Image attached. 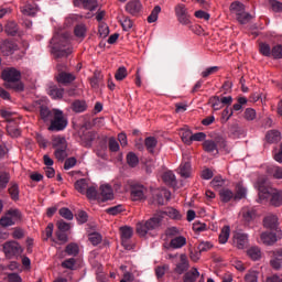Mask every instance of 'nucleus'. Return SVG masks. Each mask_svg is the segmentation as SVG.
I'll return each instance as SVG.
<instances>
[{
    "mask_svg": "<svg viewBox=\"0 0 282 282\" xmlns=\"http://www.w3.org/2000/svg\"><path fill=\"white\" fill-rule=\"evenodd\" d=\"M169 268H170L169 264L158 267L155 269V274H156L158 279H162V276H164V274H166V271L169 270Z\"/></svg>",
    "mask_w": 282,
    "mask_h": 282,
    "instance_id": "nucleus-62",
    "label": "nucleus"
},
{
    "mask_svg": "<svg viewBox=\"0 0 282 282\" xmlns=\"http://www.w3.org/2000/svg\"><path fill=\"white\" fill-rule=\"evenodd\" d=\"M213 248L210 241H203L198 245V252H208Z\"/></svg>",
    "mask_w": 282,
    "mask_h": 282,
    "instance_id": "nucleus-61",
    "label": "nucleus"
},
{
    "mask_svg": "<svg viewBox=\"0 0 282 282\" xmlns=\"http://www.w3.org/2000/svg\"><path fill=\"white\" fill-rule=\"evenodd\" d=\"M151 231L149 228L148 221H140L137 224V234L139 237H147V235Z\"/></svg>",
    "mask_w": 282,
    "mask_h": 282,
    "instance_id": "nucleus-31",
    "label": "nucleus"
},
{
    "mask_svg": "<svg viewBox=\"0 0 282 282\" xmlns=\"http://www.w3.org/2000/svg\"><path fill=\"white\" fill-rule=\"evenodd\" d=\"M100 197L101 202H109V199H113V189L111 185L105 184L100 186Z\"/></svg>",
    "mask_w": 282,
    "mask_h": 282,
    "instance_id": "nucleus-17",
    "label": "nucleus"
},
{
    "mask_svg": "<svg viewBox=\"0 0 282 282\" xmlns=\"http://www.w3.org/2000/svg\"><path fill=\"white\" fill-rule=\"evenodd\" d=\"M282 238L281 230H276V234L264 231L260 235V239L264 246H274L279 239Z\"/></svg>",
    "mask_w": 282,
    "mask_h": 282,
    "instance_id": "nucleus-10",
    "label": "nucleus"
},
{
    "mask_svg": "<svg viewBox=\"0 0 282 282\" xmlns=\"http://www.w3.org/2000/svg\"><path fill=\"white\" fill-rule=\"evenodd\" d=\"M55 151L67 149V139L65 137H55L52 141Z\"/></svg>",
    "mask_w": 282,
    "mask_h": 282,
    "instance_id": "nucleus-24",
    "label": "nucleus"
},
{
    "mask_svg": "<svg viewBox=\"0 0 282 282\" xmlns=\"http://www.w3.org/2000/svg\"><path fill=\"white\" fill-rule=\"evenodd\" d=\"M236 19L239 23H241V25H246V23H250L252 15L243 11L241 14L236 15Z\"/></svg>",
    "mask_w": 282,
    "mask_h": 282,
    "instance_id": "nucleus-48",
    "label": "nucleus"
},
{
    "mask_svg": "<svg viewBox=\"0 0 282 282\" xmlns=\"http://www.w3.org/2000/svg\"><path fill=\"white\" fill-rule=\"evenodd\" d=\"M228 239H230V226H224L219 234L218 241L219 243H228Z\"/></svg>",
    "mask_w": 282,
    "mask_h": 282,
    "instance_id": "nucleus-34",
    "label": "nucleus"
},
{
    "mask_svg": "<svg viewBox=\"0 0 282 282\" xmlns=\"http://www.w3.org/2000/svg\"><path fill=\"white\" fill-rule=\"evenodd\" d=\"M226 149V140L215 139V140H205L203 142V148L206 153H219V149Z\"/></svg>",
    "mask_w": 282,
    "mask_h": 282,
    "instance_id": "nucleus-8",
    "label": "nucleus"
},
{
    "mask_svg": "<svg viewBox=\"0 0 282 282\" xmlns=\"http://www.w3.org/2000/svg\"><path fill=\"white\" fill-rule=\"evenodd\" d=\"M2 80L6 82L7 89H14V91H23L25 87L21 83V72L14 67H9L2 72Z\"/></svg>",
    "mask_w": 282,
    "mask_h": 282,
    "instance_id": "nucleus-4",
    "label": "nucleus"
},
{
    "mask_svg": "<svg viewBox=\"0 0 282 282\" xmlns=\"http://www.w3.org/2000/svg\"><path fill=\"white\" fill-rule=\"evenodd\" d=\"M147 187L142 184H132L130 185V197L132 202H142V199H147Z\"/></svg>",
    "mask_w": 282,
    "mask_h": 282,
    "instance_id": "nucleus-9",
    "label": "nucleus"
},
{
    "mask_svg": "<svg viewBox=\"0 0 282 282\" xmlns=\"http://www.w3.org/2000/svg\"><path fill=\"white\" fill-rule=\"evenodd\" d=\"M234 246L238 248V250H243L246 246H248V235L246 234H236L234 236Z\"/></svg>",
    "mask_w": 282,
    "mask_h": 282,
    "instance_id": "nucleus-16",
    "label": "nucleus"
},
{
    "mask_svg": "<svg viewBox=\"0 0 282 282\" xmlns=\"http://www.w3.org/2000/svg\"><path fill=\"white\" fill-rule=\"evenodd\" d=\"M265 140L269 144L281 142V132L279 130H269L265 134Z\"/></svg>",
    "mask_w": 282,
    "mask_h": 282,
    "instance_id": "nucleus-22",
    "label": "nucleus"
},
{
    "mask_svg": "<svg viewBox=\"0 0 282 282\" xmlns=\"http://www.w3.org/2000/svg\"><path fill=\"white\" fill-rule=\"evenodd\" d=\"M74 32L77 39H85L87 36V26L85 24H78L75 26Z\"/></svg>",
    "mask_w": 282,
    "mask_h": 282,
    "instance_id": "nucleus-45",
    "label": "nucleus"
},
{
    "mask_svg": "<svg viewBox=\"0 0 282 282\" xmlns=\"http://www.w3.org/2000/svg\"><path fill=\"white\" fill-rule=\"evenodd\" d=\"M271 56H272V58H275V59L282 58V45L281 44H278L272 47Z\"/></svg>",
    "mask_w": 282,
    "mask_h": 282,
    "instance_id": "nucleus-53",
    "label": "nucleus"
},
{
    "mask_svg": "<svg viewBox=\"0 0 282 282\" xmlns=\"http://www.w3.org/2000/svg\"><path fill=\"white\" fill-rule=\"evenodd\" d=\"M181 177H191V161H183L180 165Z\"/></svg>",
    "mask_w": 282,
    "mask_h": 282,
    "instance_id": "nucleus-33",
    "label": "nucleus"
},
{
    "mask_svg": "<svg viewBox=\"0 0 282 282\" xmlns=\"http://www.w3.org/2000/svg\"><path fill=\"white\" fill-rule=\"evenodd\" d=\"M188 268H189L188 257H186V254L182 253L180 256V262L176 263L174 272H176V274H184V272H186V270H188Z\"/></svg>",
    "mask_w": 282,
    "mask_h": 282,
    "instance_id": "nucleus-15",
    "label": "nucleus"
},
{
    "mask_svg": "<svg viewBox=\"0 0 282 282\" xmlns=\"http://www.w3.org/2000/svg\"><path fill=\"white\" fill-rule=\"evenodd\" d=\"M19 32V24H17V22L11 21L9 23H7L6 25V33L9 36H15V34Z\"/></svg>",
    "mask_w": 282,
    "mask_h": 282,
    "instance_id": "nucleus-40",
    "label": "nucleus"
},
{
    "mask_svg": "<svg viewBox=\"0 0 282 282\" xmlns=\"http://www.w3.org/2000/svg\"><path fill=\"white\" fill-rule=\"evenodd\" d=\"M267 173L272 175L274 180H282V167L279 165H271L267 167Z\"/></svg>",
    "mask_w": 282,
    "mask_h": 282,
    "instance_id": "nucleus-32",
    "label": "nucleus"
},
{
    "mask_svg": "<svg viewBox=\"0 0 282 282\" xmlns=\"http://www.w3.org/2000/svg\"><path fill=\"white\" fill-rule=\"evenodd\" d=\"M74 265H76V259L74 258L66 259L62 262V268H65L66 270H74Z\"/></svg>",
    "mask_w": 282,
    "mask_h": 282,
    "instance_id": "nucleus-60",
    "label": "nucleus"
},
{
    "mask_svg": "<svg viewBox=\"0 0 282 282\" xmlns=\"http://www.w3.org/2000/svg\"><path fill=\"white\" fill-rule=\"evenodd\" d=\"M246 195H248V189L243 187L241 183L236 186V193L234 194L235 202H239L240 199H246Z\"/></svg>",
    "mask_w": 282,
    "mask_h": 282,
    "instance_id": "nucleus-29",
    "label": "nucleus"
},
{
    "mask_svg": "<svg viewBox=\"0 0 282 282\" xmlns=\"http://www.w3.org/2000/svg\"><path fill=\"white\" fill-rule=\"evenodd\" d=\"M259 276L257 275V271H249L245 275V281L246 282H258Z\"/></svg>",
    "mask_w": 282,
    "mask_h": 282,
    "instance_id": "nucleus-63",
    "label": "nucleus"
},
{
    "mask_svg": "<svg viewBox=\"0 0 282 282\" xmlns=\"http://www.w3.org/2000/svg\"><path fill=\"white\" fill-rule=\"evenodd\" d=\"M65 252L66 254H68V257H76L78 252H80V249L76 243L70 242L69 245L66 246Z\"/></svg>",
    "mask_w": 282,
    "mask_h": 282,
    "instance_id": "nucleus-44",
    "label": "nucleus"
},
{
    "mask_svg": "<svg viewBox=\"0 0 282 282\" xmlns=\"http://www.w3.org/2000/svg\"><path fill=\"white\" fill-rule=\"evenodd\" d=\"M40 116L44 122H50L48 131H65L67 129V119L59 109L51 110L47 107H41Z\"/></svg>",
    "mask_w": 282,
    "mask_h": 282,
    "instance_id": "nucleus-1",
    "label": "nucleus"
},
{
    "mask_svg": "<svg viewBox=\"0 0 282 282\" xmlns=\"http://www.w3.org/2000/svg\"><path fill=\"white\" fill-rule=\"evenodd\" d=\"M98 34L101 39H107V36H109V26L105 23H100Z\"/></svg>",
    "mask_w": 282,
    "mask_h": 282,
    "instance_id": "nucleus-54",
    "label": "nucleus"
},
{
    "mask_svg": "<svg viewBox=\"0 0 282 282\" xmlns=\"http://www.w3.org/2000/svg\"><path fill=\"white\" fill-rule=\"evenodd\" d=\"M185 245H186V237L184 236L175 237L170 241V247L173 248L174 250L184 248Z\"/></svg>",
    "mask_w": 282,
    "mask_h": 282,
    "instance_id": "nucleus-27",
    "label": "nucleus"
},
{
    "mask_svg": "<svg viewBox=\"0 0 282 282\" xmlns=\"http://www.w3.org/2000/svg\"><path fill=\"white\" fill-rule=\"evenodd\" d=\"M75 80H76V75H74L73 73L61 72L57 75V83H61L62 85H69Z\"/></svg>",
    "mask_w": 282,
    "mask_h": 282,
    "instance_id": "nucleus-18",
    "label": "nucleus"
},
{
    "mask_svg": "<svg viewBox=\"0 0 282 282\" xmlns=\"http://www.w3.org/2000/svg\"><path fill=\"white\" fill-rule=\"evenodd\" d=\"M263 227L268 230H278L279 216L274 214H268L262 220Z\"/></svg>",
    "mask_w": 282,
    "mask_h": 282,
    "instance_id": "nucleus-11",
    "label": "nucleus"
},
{
    "mask_svg": "<svg viewBox=\"0 0 282 282\" xmlns=\"http://www.w3.org/2000/svg\"><path fill=\"white\" fill-rule=\"evenodd\" d=\"M96 140V132L90 131L86 132L84 135H82V144L83 147H86V149L91 148V143Z\"/></svg>",
    "mask_w": 282,
    "mask_h": 282,
    "instance_id": "nucleus-25",
    "label": "nucleus"
},
{
    "mask_svg": "<svg viewBox=\"0 0 282 282\" xmlns=\"http://www.w3.org/2000/svg\"><path fill=\"white\" fill-rule=\"evenodd\" d=\"M0 50L4 56H12L19 50V45L12 41H4L1 43Z\"/></svg>",
    "mask_w": 282,
    "mask_h": 282,
    "instance_id": "nucleus-14",
    "label": "nucleus"
},
{
    "mask_svg": "<svg viewBox=\"0 0 282 282\" xmlns=\"http://www.w3.org/2000/svg\"><path fill=\"white\" fill-rule=\"evenodd\" d=\"M269 4L273 12H282V3L276 0H269Z\"/></svg>",
    "mask_w": 282,
    "mask_h": 282,
    "instance_id": "nucleus-64",
    "label": "nucleus"
},
{
    "mask_svg": "<svg viewBox=\"0 0 282 282\" xmlns=\"http://www.w3.org/2000/svg\"><path fill=\"white\" fill-rule=\"evenodd\" d=\"M258 189L259 199L258 202H265L269 197L271 206L279 208L282 205V192L268 185V181L263 177L258 178L256 183Z\"/></svg>",
    "mask_w": 282,
    "mask_h": 282,
    "instance_id": "nucleus-2",
    "label": "nucleus"
},
{
    "mask_svg": "<svg viewBox=\"0 0 282 282\" xmlns=\"http://www.w3.org/2000/svg\"><path fill=\"white\" fill-rule=\"evenodd\" d=\"M247 254L252 261H259V259H261V249H259V247H251L247 251Z\"/></svg>",
    "mask_w": 282,
    "mask_h": 282,
    "instance_id": "nucleus-42",
    "label": "nucleus"
},
{
    "mask_svg": "<svg viewBox=\"0 0 282 282\" xmlns=\"http://www.w3.org/2000/svg\"><path fill=\"white\" fill-rule=\"evenodd\" d=\"M19 184L12 182L9 185V195L11 197V199H13L14 202H18L19 199Z\"/></svg>",
    "mask_w": 282,
    "mask_h": 282,
    "instance_id": "nucleus-37",
    "label": "nucleus"
},
{
    "mask_svg": "<svg viewBox=\"0 0 282 282\" xmlns=\"http://www.w3.org/2000/svg\"><path fill=\"white\" fill-rule=\"evenodd\" d=\"M51 45L52 52L56 58L69 56L73 52L72 44L69 43V34L67 33L54 35L51 40Z\"/></svg>",
    "mask_w": 282,
    "mask_h": 282,
    "instance_id": "nucleus-3",
    "label": "nucleus"
},
{
    "mask_svg": "<svg viewBox=\"0 0 282 282\" xmlns=\"http://www.w3.org/2000/svg\"><path fill=\"white\" fill-rule=\"evenodd\" d=\"M3 252L7 259H12L13 257L23 254V247L17 241H9L3 245Z\"/></svg>",
    "mask_w": 282,
    "mask_h": 282,
    "instance_id": "nucleus-6",
    "label": "nucleus"
},
{
    "mask_svg": "<svg viewBox=\"0 0 282 282\" xmlns=\"http://www.w3.org/2000/svg\"><path fill=\"white\" fill-rule=\"evenodd\" d=\"M21 12L24 14V17H36V12H39V6L34 3H28L21 8Z\"/></svg>",
    "mask_w": 282,
    "mask_h": 282,
    "instance_id": "nucleus-23",
    "label": "nucleus"
},
{
    "mask_svg": "<svg viewBox=\"0 0 282 282\" xmlns=\"http://www.w3.org/2000/svg\"><path fill=\"white\" fill-rule=\"evenodd\" d=\"M174 12L181 25H191V14H188V9L186 8V4H176L174 8Z\"/></svg>",
    "mask_w": 282,
    "mask_h": 282,
    "instance_id": "nucleus-7",
    "label": "nucleus"
},
{
    "mask_svg": "<svg viewBox=\"0 0 282 282\" xmlns=\"http://www.w3.org/2000/svg\"><path fill=\"white\" fill-rule=\"evenodd\" d=\"M65 94V89L58 88L57 86H51L48 88V95L53 100H61L63 98V95Z\"/></svg>",
    "mask_w": 282,
    "mask_h": 282,
    "instance_id": "nucleus-26",
    "label": "nucleus"
},
{
    "mask_svg": "<svg viewBox=\"0 0 282 282\" xmlns=\"http://www.w3.org/2000/svg\"><path fill=\"white\" fill-rule=\"evenodd\" d=\"M162 12V8L160 6L154 7L151 14L148 17V23H155L158 21V15Z\"/></svg>",
    "mask_w": 282,
    "mask_h": 282,
    "instance_id": "nucleus-49",
    "label": "nucleus"
},
{
    "mask_svg": "<svg viewBox=\"0 0 282 282\" xmlns=\"http://www.w3.org/2000/svg\"><path fill=\"white\" fill-rule=\"evenodd\" d=\"M140 160L138 159V155H135V153L130 152L127 155V163L129 164V166H131L132 169H134V166L137 164H139Z\"/></svg>",
    "mask_w": 282,
    "mask_h": 282,
    "instance_id": "nucleus-51",
    "label": "nucleus"
},
{
    "mask_svg": "<svg viewBox=\"0 0 282 282\" xmlns=\"http://www.w3.org/2000/svg\"><path fill=\"white\" fill-rule=\"evenodd\" d=\"M74 186H75V191H77V193H80V195H85V193H87V189L90 186V183L87 178H80L75 182Z\"/></svg>",
    "mask_w": 282,
    "mask_h": 282,
    "instance_id": "nucleus-20",
    "label": "nucleus"
},
{
    "mask_svg": "<svg viewBox=\"0 0 282 282\" xmlns=\"http://www.w3.org/2000/svg\"><path fill=\"white\" fill-rule=\"evenodd\" d=\"M254 118H257V111L252 108H247L245 110V119L248 121H252L254 120Z\"/></svg>",
    "mask_w": 282,
    "mask_h": 282,
    "instance_id": "nucleus-59",
    "label": "nucleus"
},
{
    "mask_svg": "<svg viewBox=\"0 0 282 282\" xmlns=\"http://www.w3.org/2000/svg\"><path fill=\"white\" fill-rule=\"evenodd\" d=\"M72 109L75 111V113H83V111H87V102L76 100L73 102Z\"/></svg>",
    "mask_w": 282,
    "mask_h": 282,
    "instance_id": "nucleus-38",
    "label": "nucleus"
},
{
    "mask_svg": "<svg viewBox=\"0 0 282 282\" xmlns=\"http://www.w3.org/2000/svg\"><path fill=\"white\" fill-rule=\"evenodd\" d=\"M163 182H165V184H175V174L172 171H166L165 173H163L162 176Z\"/></svg>",
    "mask_w": 282,
    "mask_h": 282,
    "instance_id": "nucleus-50",
    "label": "nucleus"
},
{
    "mask_svg": "<svg viewBox=\"0 0 282 282\" xmlns=\"http://www.w3.org/2000/svg\"><path fill=\"white\" fill-rule=\"evenodd\" d=\"M144 144L149 153H153L154 149L158 147V139L155 137L145 138Z\"/></svg>",
    "mask_w": 282,
    "mask_h": 282,
    "instance_id": "nucleus-41",
    "label": "nucleus"
},
{
    "mask_svg": "<svg viewBox=\"0 0 282 282\" xmlns=\"http://www.w3.org/2000/svg\"><path fill=\"white\" fill-rule=\"evenodd\" d=\"M209 102L212 104L214 111H219V109H224V105L221 104V99L219 98V96H214L209 98Z\"/></svg>",
    "mask_w": 282,
    "mask_h": 282,
    "instance_id": "nucleus-47",
    "label": "nucleus"
},
{
    "mask_svg": "<svg viewBox=\"0 0 282 282\" xmlns=\"http://www.w3.org/2000/svg\"><path fill=\"white\" fill-rule=\"evenodd\" d=\"M219 198L223 204H228V202L235 200V192H232V189L223 188L219 191Z\"/></svg>",
    "mask_w": 282,
    "mask_h": 282,
    "instance_id": "nucleus-19",
    "label": "nucleus"
},
{
    "mask_svg": "<svg viewBox=\"0 0 282 282\" xmlns=\"http://www.w3.org/2000/svg\"><path fill=\"white\" fill-rule=\"evenodd\" d=\"M7 131L11 138H19V135H21V129H19V126L12 122L7 124Z\"/></svg>",
    "mask_w": 282,
    "mask_h": 282,
    "instance_id": "nucleus-35",
    "label": "nucleus"
},
{
    "mask_svg": "<svg viewBox=\"0 0 282 282\" xmlns=\"http://www.w3.org/2000/svg\"><path fill=\"white\" fill-rule=\"evenodd\" d=\"M121 243L126 250H131L132 247L129 245V239L133 237V229L131 227H121Z\"/></svg>",
    "mask_w": 282,
    "mask_h": 282,
    "instance_id": "nucleus-12",
    "label": "nucleus"
},
{
    "mask_svg": "<svg viewBox=\"0 0 282 282\" xmlns=\"http://www.w3.org/2000/svg\"><path fill=\"white\" fill-rule=\"evenodd\" d=\"M88 199H98V187L94 184L88 185V189L84 194Z\"/></svg>",
    "mask_w": 282,
    "mask_h": 282,
    "instance_id": "nucleus-39",
    "label": "nucleus"
},
{
    "mask_svg": "<svg viewBox=\"0 0 282 282\" xmlns=\"http://www.w3.org/2000/svg\"><path fill=\"white\" fill-rule=\"evenodd\" d=\"M229 11L231 14H236V17H238V14H241L243 11H246V6L239 1H234L229 7Z\"/></svg>",
    "mask_w": 282,
    "mask_h": 282,
    "instance_id": "nucleus-30",
    "label": "nucleus"
},
{
    "mask_svg": "<svg viewBox=\"0 0 282 282\" xmlns=\"http://www.w3.org/2000/svg\"><path fill=\"white\" fill-rule=\"evenodd\" d=\"M90 243H93V246H98V243H100V241H102V236H100V234L98 232H94L90 234L88 237Z\"/></svg>",
    "mask_w": 282,
    "mask_h": 282,
    "instance_id": "nucleus-57",
    "label": "nucleus"
},
{
    "mask_svg": "<svg viewBox=\"0 0 282 282\" xmlns=\"http://www.w3.org/2000/svg\"><path fill=\"white\" fill-rule=\"evenodd\" d=\"M127 76V68L124 66H121L117 69V73L115 74L116 80H124Z\"/></svg>",
    "mask_w": 282,
    "mask_h": 282,
    "instance_id": "nucleus-58",
    "label": "nucleus"
},
{
    "mask_svg": "<svg viewBox=\"0 0 282 282\" xmlns=\"http://www.w3.org/2000/svg\"><path fill=\"white\" fill-rule=\"evenodd\" d=\"M108 147H109L110 151H112L113 153H117V151H120V144L113 137H111L109 139Z\"/></svg>",
    "mask_w": 282,
    "mask_h": 282,
    "instance_id": "nucleus-56",
    "label": "nucleus"
},
{
    "mask_svg": "<svg viewBox=\"0 0 282 282\" xmlns=\"http://www.w3.org/2000/svg\"><path fill=\"white\" fill-rule=\"evenodd\" d=\"M162 219L163 217L160 215H156L150 219H148V226L150 230H158V228H160V226H162Z\"/></svg>",
    "mask_w": 282,
    "mask_h": 282,
    "instance_id": "nucleus-28",
    "label": "nucleus"
},
{
    "mask_svg": "<svg viewBox=\"0 0 282 282\" xmlns=\"http://www.w3.org/2000/svg\"><path fill=\"white\" fill-rule=\"evenodd\" d=\"M126 12L132 17H138L142 12V2L140 0H130L126 4Z\"/></svg>",
    "mask_w": 282,
    "mask_h": 282,
    "instance_id": "nucleus-13",
    "label": "nucleus"
},
{
    "mask_svg": "<svg viewBox=\"0 0 282 282\" xmlns=\"http://www.w3.org/2000/svg\"><path fill=\"white\" fill-rule=\"evenodd\" d=\"M197 279H199V271L195 268L184 275V282H195Z\"/></svg>",
    "mask_w": 282,
    "mask_h": 282,
    "instance_id": "nucleus-36",
    "label": "nucleus"
},
{
    "mask_svg": "<svg viewBox=\"0 0 282 282\" xmlns=\"http://www.w3.org/2000/svg\"><path fill=\"white\" fill-rule=\"evenodd\" d=\"M21 219V212L19 209H9L4 216L0 218V226L8 228L14 226Z\"/></svg>",
    "mask_w": 282,
    "mask_h": 282,
    "instance_id": "nucleus-5",
    "label": "nucleus"
},
{
    "mask_svg": "<svg viewBox=\"0 0 282 282\" xmlns=\"http://www.w3.org/2000/svg\"><path fill=\"white\" fill-rule=\"evenodd\" d=\"M240 216L245 221L250 223L257 217V210L250 207H243L240 212Z\"/></svg>",
    "mask_w": 282,
    "mask_h": 282,
    "instance_id": "nucleus-21",
    "label": "nucleus"
},
{
    "mask_svg": "<svg viewBox=\"0 0 282 282\" xmlns=\"http://www.w3.org/2000/svg\"><path fill=\"white\" fill-rule=\"evenodd\" d=\"M79 2L85 10H89L90 12H94V10L98 8V2L96 0H79Z\"/></svg>",
    "mask_w": 282,
    "mask_h": 282,
    "instance_id": "nucleus-43",
    "label": "nucleus"
},
{
    "mask_svg": "<svg viewBox=\"0 0 282 282\" xmlns=\"http://www.w3.org/2000/svg\"><path fill=\"white\" fill-rule=\"evenodd\" d=\"M59 215H61V217H63L64 219H67L68 221H72V219H74V214L67 207L61 208L59 209Z\"/></svg>",
    "mask_w": 282,
    "mask_h": 282,
    "instance_id": "nucleus-52",
    "label": "nucleus"
},
{
    "mask_svg": "<svg viewBox=\"0 0 282 282\" xmlns=\"http://www.w3.org/2000/svg\"><path fill=\"white\" fill-rule=\"evenodd\" d=\"M259 52L262 54V56H272V48L270 47V44L261 42L259 44Z\"/></svg>",
    "mask_w": 282,
    "mask_h": 282,
    "instance_id": "nucleus-46",
    "label": "nucleus"
},
{
    "mask_svg": "<svg viewBox=\"0 0 282 282\" xmlns=\"http://www.w3.org/2000/svg\"><path fill=\"white\" fill-rule=\"evenodd\" d=\"M54 155L58 162H65V159L67 158V149L55 150Z\"/></svg>",
    "mask_w": 282,
    "mask_h": 282,
    "instance_id": "nucleus-55",
    "label": "nucleus"
}]
</instances>
